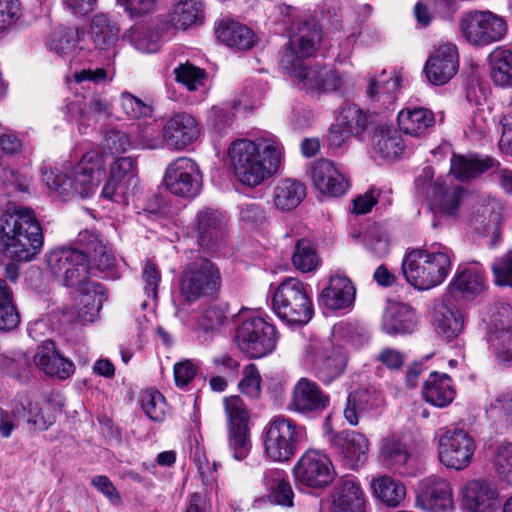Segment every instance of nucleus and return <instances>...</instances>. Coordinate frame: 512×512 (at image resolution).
Returning <instances> with one entry per match:
<instances>
[{
    "label": "nucleus",
    "mask_w": 512,
    "mask_h": 512,
    "mask_svg": "<svg viewBox=\"0 0 512 512\" xmlns=\"http://www.w3.org/2000/svg\"><path fill=\"white\" fill-rule=\"evenodd\" d=\"M321 39V30L316 23H300L297 32L290 37L286 48L280 54V68L305 89L318 92L341 91L344 79L334 67L305 65V59L315 54Z\"/></svg>",
    "instance_id": "f257e3e1"
},
{
    "label": "nucleus",
    "mask_w": 512,
    "mask_h": 512,
    "mask_svg": "<svg viewBox=\"0 0 512 512\" xmlns=\"http://www.w3.org/2000/svg\"><path fill=\"white\" fill-rule=\"evenodd\" d=\"M42 228L34 211L20 205H10L2 211V252L5 277L16 282L21 264L36 258L43 247Z\"/></svg>",
    "instance_id": "f03ea898"
},
{
    "label": "nucleus",
    "mask_w": 512,
    "mask_h": 512,
    "mask_svg": "<svg viewBox=\"0 0 512 512\" xmlns=\"http://www.w3.org/2000/svg\"><path fill=\"white\" fill-rule=\"evenodd\" d=\"M283 158V146L273 135L256 141L237 139L228 149V159L235 178L250 188L274 176Z\"/></svg>",
    "instance_id": "7ed1b4c3"
},
{
    "label": "nucleus",
    "mask_w": 512,
    "mask_h": 512,
    "mask_svg": "<svg viewBox=\"0 0 512 512\" xmlns=\"http://www.w3.org/2000/svg\"><path fill=\"white\" fill-rule=\"evenodd\" d=\"M453 253L441 244H432L427 249L410 251L402 262V272L408 283L419 290H428L440 285L452 267Z\"/></svg>",
    "instance_id": "20e7f679"
},
{
    "label": "nucleus",
    "mask_w": 512,
    "mask_h": 512,
    "mask_svg": "<svg viewBox=\"0 0 512 512\" xmlns=\"http://www.w3.org/2000/svg\"><path fill=\"white\" fill-rule=\"evenodd\" d=\"M103 176L102 160L97 153L84 155L73 168L71 175L58 170L42 169V178L46 186L64 200L72 197H89L95 192Z\"/></svg>",
    "instance_id": "39448f33"
},
{
    "label": "nucleus",
    "mask_w": 512,
    "mask_h": 512,
    "mask_svg": "<svg viewBox=\"0 0 512 512\" xmlns=\"http://www.w3.org/2000/svg\"><path fill=\"white\" fill-rule=\"evenodd\" d=\"M272 307L276 315L288 324H307L314 313L308 286L296 278H287L273 293Z\"/></svg>",
    "instance_id": "423d86ee"
},
{
    "label": "nucleus",
    "mask_w": 512,
    "mask_h": 512,
    "mask_svg": "<svg viewBox=\"0 0 512 512\" xmlns=\"http://www.w3.org/2000/svg\"><path fill=\"white\" fill-rule=\"evenodd\" d=\"M306 441V428L282 415L274 416L264 429V451L274 462L290 460Z\"/></svg>",
    "instance_id": "0eeeda50"
},
{
    "label": "nucleus",
    "mask_w": 512,
    "mask_h": 512,
    "mask_svg": "<svg viewBox=\"0 0 512 512\" xmlns=\"http://www.w3.org/2000/svg\"><path fill=\"white\" fill-rule=\"evenodd\" d=\"M222 285L219 267L206 257L199 256L185 264L180 276V295L187 303L213 296Z\"/></svg>",
    "instance_id": "6e6552de"
},
{
    "label": "nucleus",
    "mask_w": 512,
    "mask_h": 512,
    "mask_svg": "<svg viewBox=\"0 0 512 512\" xmlns=\"http://www.w3.org/2000/svg\"><path fill=\"white\" fill-rule=\"evenodd\" d=\"M47 267L54 279L65 287H78L88 280L89 259L82 250L62 247L50 251L46 256Z\"/></svg>",
    "instance_id": "1a4fd4ad"
},
{
    "label": "nucleus",
    "mask_w": 512,
    "mask_h": 512,
    "mask_svg": "<svg viewBox=\"0 0 512 512\" xmlns=\"http://www.w3.org/2000/svg\"><path fill=\"white\" fill-rule=\"evenodd\" d=\"M459 27L463 38L475 47H485L499 42L507 33L506 21L488 10L463 13Z\"/></svg>",
    "instance_id": "9d476101"
},
{
    "label": "nucleus",
    "mask_w": 512,
    "mask_h": 512,
    "mask_svg": "<svg viewBox=\"0 0 512 512\" xmlns=\"http://www.w3.org/2000/svg\"><path fill=\"white\" fill-rule=\"evenodd\" d=\"M435 438L438 442V459L441 464L455 470H463L471 464L476 444L467 431L459 428H440Z\"/></svg>",
    "instance_id": "9b49d317"
},
{
    "label": "nucleus",
    "mask_w": 512,
    "mask_h": 512,
    "mask_svg": "<svg viewBox=\"0 0 512 512\" xmlns=\"http://www.w3.org/2000/svg\"><path fill=\"white\" fill-rule=\"evenodd\" d=\"M277 334L274 325L261 317H249L238 327L236 343L249 358H262L276 347Z\"/></svg>",
    "instance_id": "f8f14e48"
},
{
    "label": "nucleus",
    "mask_w": 512,
    "mask_h": 512,
    "mask_svg": "<svg viewBox=\"0 0 512 512\" xmlns=\"http://www.w3.org/2000/svg\"><path fill=\"white\" fill-rule=\"evenodd\" d=\"M293 474L299 485L322 489L333 482L336 471L328 454L322 450L308 449L298 459Z\"/></svg>",
    "instance_id": "ddd939ff"
},
{
    "label": "nucleus",
    "mask_w": 512,
    "mask_h": 512,
    "mask_svg": "<svg viewBox=\"0 0 512 512\" xmlns=\"http://www.w3.org/2000/svg\"><path fill=\"white\" fill-rule=\"evenodd\" d=\"M49 406L46 403L39 407L27 395H17L11 408L14 422L2 420V436L8 437L13 428L20 424L30 432L47 430L55 422V417L48 413Z\"/></svg>",
    "instance_id": "4468645a"
},
{
    "label": "nucleus",
    "mask_w": 512,
    "mask_h": 512,
    "mask_svg": "<svg viewBox=\"0 0 512 512\" xmlns=\"http://www.w3.org/2000/svg\"><path fill=\"white\" fill-rule=\"evenodd\" d=\"M164 183L172 194L183 198H194L201 190L202 174L194 160L179 157L167 167Z\"/></svg>",
    "instance_id": "2eb2a0df"
},
{
    "label": "nucleus",
    "mask_w": 512,
    "mask_h": 512,
    "mask_svg": "<svg viewBox=\"0 0 512 512\" xmlns=\"http://www.w3.org/2000/svg\"><path fill=\"white\" fill-rule=\"evenodd\" d=\"M315 374L324 384H330L342 375L348 364L346 350L332 339L310 346Z\"/></svg>",
    "instance_id": "dca6fc26"
},
{
    "label": "nucleus",
    "mask_w": 512,
    "mask_h": 512,
    "mask_svg": "<svg viewBox=\"0 0 512 512\" xmlns=\"http://www.w3.org/2000/svg\"><path fill=\"white\" fill-rule=\"evenodd\" d=\"M226 224L225 216L218 210H200L193 222L198 245L210 253L220 251L224 247Z\"/></svg>",
    "instance_id": "f3484780"
},
{
    "label": "nucleus",
    "mask_w": 512,
    "mask_h": 512,
    "mask_svg": "<svg viewBox=\"0 0 512 512\" xmlns=\"http://www.w3.org/2000/svg\"><path fill=\"white\" fill-rule=\"evenodd\" d=\"M329 403V396L319 385L303 377L296 382L287 408L303 416H313L324 411Z\"/></svg>",
    "instance_id": "a211bd4d"
},
{
    "label": "nucleus",
    "mask_w": 512,
    "mask_h": 512,
    "mask_svg": "<svg viewBox=\"0 0 512 512\" xmlns=\"http://www.w3.org/2000/svg\"><path fill=\"white\" fill-rule=\"evenodd\" d=\"M200 131V125L193 115L177 112L163 126V142L169 149L182 150L198 139Z\"/></svg>",
    "instance_id": "6ab92c4d"
},
{
    "label": "nucleus",
    "mask_w": 512,
    "mask_h": 512,
    "mask_svg": "<svg viewBox=\"0 0 512 512\" xmlns=\"http://www.w3.org/2000/svg\"><path fill=\"white\" fill-rule=\"evenodd\" d=\"M459 69V54L456 45L445 43L431 53L424 66L425 75L433 85L448 83Z\"/></svg>",
    "instance_id": "aec40b11"
},
{
    "label": "nucleus",
    "mask_w": 512,
    "mask_h": 512,
    "mask_svg": "<svg viewBox=\"0 0 512 512\" xmlns=\"http://www.w3.org/2000/svg\"><path fill=\"white\" fill-rule=\"evenodd\" d=\"M416 506L427 512H452L454 501L450 483L442 478H426L420 482Z\"/></svg>",
    "instance_id": "412c9836"
},
{
    "label": "nucleus",
    "mask_w": 512,
    "mask_h": 512,
    "mask_svg": "<svg viewBox=\"0 0 512 512\" xmlns=\"http://www.w3.org/2000/svg\"><path fill=\"white\" fill-rule=\"evenodd\" d=\"M330 444L342 455L344 463L351 469H357L367 459L369 442L357 431L344 430L331 437Z\"/></svg>",
    "instance_id": "4be33fe9"
},
{
    "label": "nucleus",
    "mask_w": 512,
    "mask_h": 512,
    "mask_svg": "<svg viewBox=\"0 0 512 512\" xmlns=\"http://www.w3.org/2000/svg\"><path fill=\"white\" fill-rule=\"evenodd\" d=\"M311 178L315 188L322 194L339 197L346 193L349 182L333 162L321 159L311 166Z\"/></svg>",
    "instance_id": "5701e85b"
},
{
    "label": "nucleus",
    "mask_w": 512,
    "mask_h": 512,
    "mask_svg": "<svg viewBox=\"0 0 512 512\" xmlns=\"http://www.w3.org/2000/svg\"><path fill=\"white\" fill-rule=\"evenodd\" d=\"M34 363L46 375L61 380L71 377L75 372L74 363L60 355L51 340L44 341L37 348Z\"/></svg>",
    "instance_id": "b1692460"
},
{
    "label": "nucleus",
    "mask_w": 512,
    "mask_h": 512,
    "mask_svg": "<svg viewBox=\"0 0 512 512\" xmlns=\"http://www.w3.org/2000/svg\"><path fill=\"white\" fill-rule=\"evenodd\" d=\"M463 506L470 512H494L498 506L496 488L487 480L469 481L463 490Z\"/></svg>",
    "instance_id": "393cba45"
},
{
    "label": "nucleus",
    "mask_w": 512,
    "mask_h": 512,
    "mask_svg": "<svg viewBox=\"0 0 512 512\" xmlns=\"http://www.w3.org/2000/svg\"><path fill=\"white\" fill-rule=\"evenodd\" d=\"M464 190L460 186H447L438 182L429 183L427 197L431 210L441 216H456Z\"/></svg>",
    "instance_id": "a878e982"
},
{
    "label": "nucleus",
    "mask_w": 512,
    "mask_h": 512,
    "mask_svg": "<svg viewBox=\"0 0 512 512\" xmlns=\"http://www.w3.org/2000/svg\"><path fill=\"white\" fill-rule=\"evenodd\" d=\"M365 494L354 478H342L333 493L332 512H364Z\"/></svg>",
    "instance_id": "bb28decb"
},
{
    "label": "nucleus",
    "mask_w": 512,
    "mask_h": 512,
    "mask_svg": "<svg viewBox=\"0 0 512 512\" xmlns=\"http://www.w3.org/2000/svg\"><path fill=\"white\" fill-rule=\"evenodd\" d=\"M400 130L413 137L428 134L436 124L435 114L425 107H406L397 116Z\"/></svg>",
    "instance_id": "cd10ccee"
},
{
    "label": "nucleus",
    "mask_w": 512,
    "mask_h": 512,
    "mask_svg": "<svg viewBox=\"0 0 512 512\" xmlns=\"http://www.w3.org/2000/svg\"><path fill=\"white\" fill-rule=\"evenodd\" d=\"M416 327L414 310L405 303L389 302L384 310L382 329L389 335L411 333Z\"/></svg>",
    "instance_id": "c85d7f7f"
},
{
    "label": "nucleus",
    "mask_w": 512,
    "mask_h": 512,
    "mask_svg": "<svg viewBox=\"0 0 512 512\" xmlns=\"http://www.w3.org/2000/svg\"><path fill=\"white\" fill-rule=\"evenodd\" d=\"M495 160L479 154H453L450 160V173L459 181H470L494 168Z\"/></svg>",
    "instance_id": "c756f323"
},
{
    "label": "nucleus",
    "mask_w": 512,
    "mask_h": 512,
    "mask_svg": "<svg viewBox=\"0 0 512 512\" xmlns=\"http://www.w3.org/2000/svg\"><path fill=\"white\" fill-rule=\"evenodd\" d=\"M356 289L346 276H332L328 287L320 296V302L331 310H341L350 307L355 300Z\"/></svg>",
    "instance_id": "7c9ffc66"
},
{
    "label": "nucleus",
    "mask_w": 512,
    "mask_h": 512,
    "mask_svg": "<svg viewBox=\"0 0 512 512\" xmlns=\"http://www.w3.org/2000/svg\"><path fill=\"white\" fill-rule=\"evenodd\" d=\"M448 288L466 298L479 295L485 289L484 273L480 267L460 265Z\"/></svg>",
    "instance_id": "2f4dec72"
},
{
    "label": "nucleus",
    "mask_w": 512,
    "mask_h": 512,
    "mask_svg": "<svg viewBox=\"0 0 512 512\" xmlns=\"http://www.w3.org/2000/svg\"><path fill=\"white\" fill-rule=\"evenodd\" d=\"M305 197V185L292 178L279 180L273 189V204L281 212L294 210Z\"/></svg>",
    "instance_id": "473e14b6"
},
{
    "label": "nucleus",
    "mask_w": 512,
    "mask_h": 512,
    "mask_svg": "<svg viewBox=\"0 0 512 512\" xmlns=\"http://www.w3.org/2000/svg\"><path fill=\"white\" fill-rule=\"evenodd\" d=\"M216 34L221 42L237 50L251 49L256 42L254 32L236 21L221 22L216 29Z\"/></svg>",
    "instance_id": "72a5a7b5"
},
{
    "label": "nucleus",
    "mask_w": 512,
    "mask_h": 512,
    "mask_svg": "<svg viewBox=\"0 0 512 512\" xmlns=\"http://www.w3.org/2000/svg\"><path fill=\"white\" fill-rule=\"evenodd\" d=\"M450 381L447 374L439 375L437 372H432L424 383L423 396L425 400L440 408L449 405L455 396Z\"/></svg>",
    "instance_id": "f704fd0d"
},
{
    "label": "nucleus",
    "mask_w": 512,
    "mask_h": 512,
    "mask_svg": "<svg viewBox=\"0 0 512 512\" xmlns=\"http://www.w3.org/2000/svg\"><path fill=\"white\" fill-rule=\"evenodd\" d=\"M79 292L81 293L79 300L81 308L78 314L82 320L92 322L98 316L106 300L104 288L100 283L90 281L84 283V285L79 288Z\"/></svg>",
    "instance_id": "c9c22d12"
},
{
    "label": "nucleus",
    "mask_w": 512,
    "mask_h": 512,
    "mask_svg": "<svg viewBox=\"0 0 512 512\" xmlns=\"http://www.w3.org/2000/svg\"><path fill=\"white\" fill-rule=\"evenodd\" d=\"M203 21V4L198 0H180L170 13V23L176 29L186 30Z\"/></svg>",
    "instance_id": "e433bc0d"
},
{
    "label": "nucleus",
    "mask_w": 512,
    "mask_h": 512,
    "mask_svg": "<svg viewBox=\"0 0 512 512\" xmlns=\"http://www.w3.org/2000/svg\"><path fill=\"white\" fill-rule=\"evenodd\" d=\"M435 325L437 333L449 341L462 332L464 319L455 307L441 304L435 313Z\"/></svg>",
    "instance_id": "4c0bfd02"
},
{
    "label": "nucleus",
    "mask_w": 512,
    "mask_h": 512,
    "mask_svg": "<svg viewBox=\"0 0 512 512\" xmlns=\"http://www.w3.org/2000/svg\"><path fill=\"white\" fill-rule=\"evenodd\" d=\"M372 147L383 158H395L403 151L402 137L396 129L383 126L374 132Z\"/></svg>",
    "instance_id": "58836bf2"
},
{
    "label": "nucleus",
    "mask_w": 512,
    "mask_h": 512,
    "mask_svg": "<svg viewBox=\"0 0 512 512\" xmlns=\"http://www.w3.org/2000/svg\"><path fill=\"white\" fill-rule=\"evenodd\" d=\"M91 35L93 41L100 49H109L118 40L119 28L108 15L96 14L91 21Z\"/></svg>",
    "instance_id": "ea45409f"
},
{
    "label": "nucleus",
    "mask_w": 512,
    "mask_h": 512,
    "mask_svg": "<svg viewBox=\"0 0 512 512\" xmlns=\"http://www.w3.org/2000/svg\"><path fill=\"white\" fill-rule=\"evenodd\" d=\"M371 486L375 496L387 506L400 505L406 496V487L387 475L373 479Z\"/></svg>",
    "instance_id": "a19ab883"
},
{
    "label": "nucleus",
    "mask_w": 512,
    "mask_h": 512,
    "mask_svg": "<svg viewBox=\"0 0 512 512\" xmlns=\"http://www.w3.org/2000/svg\"><path fill=\"white\" fill-rule=\"evenodd\" d=\"M491 78L501 87L512 86V51L498 47L489 55Z\"/></svg>",
    "instance_id": "79ce46f5"
},
{
    "label": "nucleus",
    "mask_w": 512,
    "mask_h": 512,
    "mask_svg": "<svg viewBox=\"0 0 512 512\" xmlns=\"http://www.w3.org/2000/svg\"><path fill=\"white\" fill-rule=\"evenodd\" d=\"M78 42L77 30L58 26L46 39V47L60 57L66 58L73 54Z\"/></svg>",
    "instance_id": "37998d69"
},
{
    "label": "nucleus",
    "mask_w": 512,
    "mask_h": 512,
    "mask_svg": "<svg viewBox=\"0 0 512 512\" xmlns=\"http://www.w3.org/2000/svg\"><path fill=\"white\" fill-rule=\"evenodd\" d=\"M409 458L410 453L406 444L394 437H386L383 439L379 452V460L384 467L399 469L407 463Z\"/></svg>",
    "instance_id": "c03bdc74"
},
{
    "label": "nucleus",
    "mask_w": 512,
    "mask_h": 512,
    "mask_svg": "<svg viewBox=\"0 0 512 512\" xmlns=\"http://www.w3.org/2000/svg\"><path fill=\"white\" fill-rule=\"evenodd\" d=\"M499 224L500 214L491 205L480 207L472 220V225L476 231L484 236H492L493 245H495L500 235Z\"/></svg>",
    "instance_id": "a18cd8bd"
},
{
    "label": "nucleus",
    "mask_w": 512,
    "mask_h": 512,
    "mask_svg": "<svg viewBox=\"0 0 512 512\" xmlns=\"http://www.w3.org/2000/svg\"><path fill=\"white\" fill-rule=\"evenodd\" d=\"M398 89L399 79L392 75H387V73L383 71L378 77L369 78L366 94L372 101H380L385 97L389 100H393L396 97Z\"/></svg>",
    "instance_id": "49530a36"
},
{
    "label": "nucleus",
    "mask_w": 512,
    "mask_h": 512,
    "mask_svg": "<svg viewBox=\"0 0 512 512\" xmlns=\"http://www.w3.org/2000/svg\"><path fill=\"white\" fill-rule=\"evenodd\" d=\"M124 36L137 50L143 53H153L158 50L160 36L158 32L148 26L135 25Z\"/></svg>",
    "instance_id": "de8ad7c7"
},
{
    "label": "nucleus",
    "mask_w": 512,
    "mask_h": 512,
    "mask_svg": "<svg viewBox=\"0 0 512 512\" xmlns=\"http://www.w3.org/2000/svg\"><path fill=\"white\" fill-rule=\"evenodd\" d=\"M31 178L24 172L13 169H2V194L8 197H20L29 194Z\"/></svg>",
    "instance_id": "09e8293b"
},
{
    "label": "nucleus",
    "mask_w": 512,
    "mask_h": 512,
    "mask_svg": "<svg viewBox=\"0 0 512 512\" xmlns=\"http://www.w3.org/2000/svg\"><path fill=\"white\" fill-rule=\"evenodd\" d=\"M139 185L132 180L125 182L110 174L102 189V197L119 204H128L130 196L134 195Z\"/></svg>",
    "instance_id": "8fccbe9b"
},
{
    "label": "nucleus",
    "mask_w": 512,
    "mask_h": 512,
    "mask_svg": "<svg viewBox=\"0 0 512 512\" xmlns=\"http://www.w3.org/2000/svg\"><path fill=\"white\" fill-rule=\"evenodd\" d=\"M337 122L353 136H358L367 128L368 118L357 105L345 103L341 108Z\"/></svg>",
    "instance_id": "3c124183"
},
{
    "label": "nucleus",
    "mask_w": 512,
    "mask_h": 512,
    "mask_svg": "<svg viewBox=\"0 0 512 512\" xmlns=\"http://www.w3.org/2000/svg\"><path fill=\"white\" fill-rule=\"evenodd\" d=\"M141 407L147 417L155 422L163 421L168 411L165 397L157 390H146L142 393Z\"/></svg>",
    "instance_id": "603ef678"
},
{
    "label": "nucleus",
    "mask_w": 512,
    "mask_h": 512,
    "mask_svg": "<svg viewBox=\"0 0 512 512\" xmlns=\"http://www.w3.org/2000/svg\"><path fill=\"white\" fill-rule=\"evenodd\" d=\"M228 429L248 427L249 413L243 400L237 396H228L223 399Z\"/></svg>",
    "instance_id": "864d4df0"
},
{
    "label": "nucleus",
    "mask_w": 512,
    "mask_h": 512,
    "mask_svg": "<svg viewBox=\"0 0 512 512\" xmlns=\"http://www.w3.org/2000/svg\"><path fill=\"white\" fill-rule=\"evenodd\" d=\"M178 83L184 85L189 91H196L204 86L206 72L189 62L179 64L173 71Z\"/></svg>",
    "instance_id": "5fc2aeb1"
},
{
    "label": "nucleus",
    "mask_w": 512,
    "mask_h": 512,
    "mask_svg": "<svg viewBox=\"0 0 512 512\" xmlns=\"http://www.w3.org/2000/svg\"><path fill=\"white\" fill-rule=\"evenodd\" d=\"M228 447L233 458L237 461L244 460L251 451V439L249 427H236L228 429Z\"/></svg>",
    "instance_id": "6e6d98bb"
},
{
    "label": "nucleus",
    "mask_w": 512,
    "mask_h": 512,
    "mask_svg": "<svg viewBox=\"0 0 512 512\" xmlns=\"http://www.w3.org/2000/svg\"><path fill=\"white\" fill-rule=\"evenodd\" d=\"M292 262L294 267L301 272H310L317 267L319 259L309 240L297 241Z\"/></svg>",
    "instance_id": "4d7b16f0"
},
{
    "label": "nucleus",
    "mask_w": 512,
    "mask_h": 512,
    "mask_svg": "<svg viewBox=\"0 0 512 512\" xmlns=\"http://www.w3.org/2000/svg\"><path fill=\"white\" fill-rule=\"evenodd\" d=\"M488 342L499 362L507 363L512 360V332L510 330L488 332Z\"/></svg>",
    "instance_id": "13d9d810"
},
{
    "label": "nucleus",
    "mask_w": 512,
    "mask_h": 512,
    "mask_svg": "<svg viewBox=\"0 0 512 512\" xmlns=\"http://www.w3.org/2000/svg\"><path fill=\"white\" fill-rule=\"evenodd\" d=\"M2 31L6 29H19L31 25L32 21L27 20L22 13L19 0H2Z\"/></svg>",
    "instance_id": "bf43d9fd"
},
{
    "label": "nucleus",
    "mask_w": 512,
    "mask_h": 512,
    "mask_svg": "<svg viewBox=\"0 0 512 512\" xmlns=\"http://www.w3.org/2000/svg\"><path fill=\"white\" fill-rule=\"evenodd\" d=\"M242 375L238 384L239 391L249 398H258L261 394L262 378L256 365H246L242 370Z\"/></svg>",
    "instance_id": "052dcab7"
},
{
    "label": "nucleus",
    "mask_w": 512,
    "mask_h": 512,
    "mask_svg": "<svg viewBox=\"0 0 512 512\" xmlns=\"http://www.w3.org/2000/svg\"><path fill=\"white\" fill-rule=\"evenodd\" d=\"M93 254L91 255V263L89 270L95 268L101 273H109L116 265V258L113 253L102 244L101 241L95 239L92 241Z\"/></svg>",
    "instance_id": "680f3d73"
},
{
    "label": "nucleus",
    "mask_w": 512,
    "mask_h": 512,
    "mask_svg": "<svg viewBox=\"0 0 512 512\" xmlns=\"http://www.w3.org/2000/svg\"><path fill=\"white\" fill-rule=\"evenodd\" d=\"M494 465L499 475L512 485V443H500L494 453Z\"/></svg>",
    "instance_id": "e2e57ef3"
},
{
    "label": "nucleus",
    "mask_w": 512,
    "mask_h": 512,
    "mask_svg": "<svg viewBox=\"0 0 512 512\" xmlns=\"http://www.w3.org/2000/svg\"><path fill=\"white\" fill-rule=\"evenodd\" d=\"M20 324V315L12 302V291L2 285V331H11Z\"/></svg>",
    "instance_id": "0e129e2a"
},
{
    "label": "nucleus",
    "mask_w": 512,
    "mask_h": 512,
    "mask_svg": "<svg viewBox=\"0 0 512 512\" xmlns=\"http://www.w3.org/2000/svg\"><path fill=\"white\" fill-rule=\"evenodd\" d=\"M240 220L246 225L257 228L268 222V214L259 203H245L240 208Z\"/></svg>",
    "instance_id": "69168bd1"
},
{
    "label": "nucleus",
    "mask_w": 512,
    "mask_h": 512,
    "mask_svg": "<svg viewBox=\"0 0 512 512\" xmlns=\"http://www.w3.org/2000/svg\"><path fill=\"white\" fill-rule=\"evenodd\" d=\"M120 105L124 113L133 119L148 117L152 113L149 105L128 92L121 94Z\"/></svg>",
    "instance_id": "338daca9"
},
{
    "label": "nucleus",
    "mask_w": 512,
    "mask_h": 512,
    "mask_svg": "<svg viewBox=\"0 0 512 512\" xmlns=\"http://www.w3.org/2000/svg\"><path fill=\"white\" fill-rule=\"evenodd\" d=\"M492 272L496 284L512 286V250L495 259Z\"/></svg>",
    "instance_id": "774afa93"
}]
</instances>
